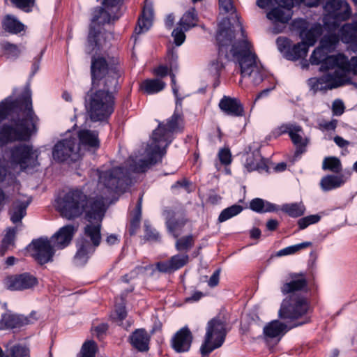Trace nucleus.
I'll list each match as a JSON object with an SVG mask.
<instances>
[{"label":"nucleus","instance_id":"obj_11","mask_svg":"<svg viewBox=\"0 0 357 357\" xmlns=\"http://www.w3.org/2000/svg\"><path fill=\"white\" fill-rule=\"evenodd\" d=\"M53 158L59 162L70 160L76 162L80 157L79 146L74 137L59 141L52 150Z\"/></svg>","mask_w":357,"mask_h":357},{"label":"nucleus","instance_id":"obj_24","mask_svg":"<svg viewBox=\"0 0 357 357\" xmlns=\"http://www.w3.org/2000/svg\"><path fill=\"white\" fill-rule=\"evenodd\" d=\"M176 109L173 115L167 120V123L160 122L157 128L161 127V132L165 133L167 132H171V138L173 141L174 134L178 131H181L179 128V123L182 121L181 112L178 111V107H181L182 105V98H179L178 96L176 97Z\"/></svg>","mask_w":357,"mask_h":357},{"label":"nucleus","instance_id":"obj_58","mask_svg":"<svg viewBox=\"0 0 357 357\" xmlns=\"http://www.w3.org/2000/svg\"><path fill=\"white\" fill-rule=\"evenodd\" d=\"M1 46L8 58L16 59L20 54V49L15 44H12L9 42H4Z\"/></svg>","mask_w":357,"mask_h":357},{"label":"nucleus","instance_id":"obj_62","mask_svg":"<svg viewBox=\"0 0 357 357\" xmlns=\"http://www.w3.org/2000/svg\"><path fill=\"white\" fill-rule=\"evenodd\" d=\"M185 31L182 26L176 27L173 30L172 36L174 38V42L176 46H180L184 43L185 40Z\"/></svg>","mask_w":357,"mask_h":357},{"label":"nucleus","instance_id":"obj_18","mask_svg":"<svg viewBox=\"0 0 357 357\" xmlns=\"http://www.w3.org/2000/svg\"><path fill=\"white\" fill-rule=\"evenodd\" d=\"M192 334L187 327L178 330L172 337L171 346L177 353H184L190 350L192 342Z\"/></svg>","mask_w":357,"mask_h":357},{"label":"nucleus","instance_id":"obj_54","mask_svg":"<svg viewBox=\"0 0 357 357\" xmlns=\"http://www.w3.org/2000/svg\"><path fill=\"white\" fill-rule=\"evenodd\" d=\"M328 52L325 48L320 47H317L312 53L310 61L312 65H319L324 62L328 55Z\"/></svg>","mask_w":357,"mask_h":357},{"label":"nucleus","instance_id":"obj_25","mask_svg":"<svg viewBox=\"0 0 357 357\" xmlns=\"http://www.w3.org/2000/svg\"><path fill=\"white\" fill-rule=\"evenodd\" d=\"M75 231L73 225H67L60 228L50 239L56 250H61L70 243Z\"/></svg>","mask_w":357,"mask_h":357},{"label":"nucleus","instance_id":"obj_37","mask_svg":"<svg viewBox=\"0 0 357 357\" xmlns=\"http://www.w3.org/2000/svg\"><path fill=\"white\" fill-rule=\"evenodd\" d=\"M3 29L11 34H17L24 30V25L13 15H6L1 21Z\"/></svg>","mask_w":357,"mask_h":357},{"label":"nucleus","instance_id":"obj_60","mask_svg":"<svg viewBox=\"0 0 357 357\" xmlns=\"http://www.w3.org/2000/svg\"><path fill=\"white\" fill-rule=\"evenodd\" d=\"M331 59L333 61V62H335V68L336 67L337 69L347 71L349 66V60L347 56H345L344 54L339 53L336 55H333Z\"/></svg>","mask_w":357,"mask_h":357},{"label":"nucleus","instance_id":"obj_6","mask_svg":"<svg viewBox=\"0 0 357 357\" xmlns=\"http://www.w3.org/2000/svg\"><path fill=\"white\" fill-rule=\"evenodd\" d=\"M161 127L155 128L151 135V142L146 149L147 159H140L134 161L130 165L132 171L136 173L146 172L152 165L161 162L162 157L167 153V148L172 143L171 132L162 133Z\"/></svg>","mask_w":357,"mask_h":357},{"label":"nucleus","instance_id":"obj_64","mask_svg":"<svg viewBox=\"0 0 357 357\" xmlns=\"http://www.w3.org/2000/svg\"><path fill=\"white\" fill-rule=\"evenodd\" d=\"M276 44L278 50L283 54V56L284 57V54L286 52H287L291 47V40L287 38L278 37L276 40Z\"/></svg>","mask_w":357,"mask_h":357},{"label":"nucleus","instance_id":"obj_9","mask_svg":"<svg viewBox=\"0 0 357 357\" xmlns=\"http://www.w3.org/2000/svg\"><path fill=\"white\" fill-rule=\"evenodd\" d=\"M98 183L110 192L125 191L132 183L129 170L123 167H115L98 171Z\"/></svg>","mask_w":357,"mask_h":357},{"label":"nucleus","instance_id":"obj_2","mask_svg":"<svg viewBox=\"0 0 357 357\" xmlns=\"http://www.w3.org/2000/svg\"><path fill=\"white\" fill-rule=\"evenodd\" d=\"M56 209L62 217L68 220L79 218L85 213L88 222L96 219L101 220L105 213L102 197H88L79 188H71L63 197L58 198Z\"/></svg>","mask_w":357,"mask_h":357},{"label":"nucleus","instance_id":"obj_50","mask_svg":"<svg viewBox=\"0 0 357 357\" xmlns=\"http://www.w3.org/2000/svg\"><path fill=\"white\" fill-rule=\"evenodd\" d=\"M243 206L238 204H234L222 210L219 215L218 221L223 222L237 215L243 211Z\"/></svg>","mask_w":357,"mask_h":357},{"label":"nucleus","instance_id":"obj_27","mask_svg":"<svg viewBox=\"0 0 357 357\" xmlns=\"http://www.w3.org/2000/svg\"><path fill=\"white\" fill-rule=\"evenodd\" d=\"M244 166L248 172L257 170L259 172H268L267 161L261 157L259 150L246 153Z\"/></svg>","mask_w":357,"mask_h":357},{"label":"nucleus","instance_id":"obj_33","mask_svg":"<svg viewBox=\"0 0 357 357\" xmlns=\"http://www.w3.org/2000/svg\"><path fill=\"white\" fill-rule=\"evenodd\" d=\"M102 219L92 220L84 227V235L86 237L89 238L91 240V245L94 246L96 249L100 243L101 241V222Z\"/></svg>","mask_w":357,"mask_h":357},{"label":"nucleus","instance_id":"obj_56","mask_svg":"<svg viewBox=\"0 0 357 357\" xmlns=\"http://www.w3.org/2000/svg\"><path fill=\"white\" fill-rule=\"evenodd\" d=\"M321 220V216L318 214L310 215L300 218L297 225L299 230H303L308 226L319 222Z\"/></svg>","mask_w":357,"mask_h":357},{"label":"nucleus","instance_id":"obj_53","mask_svg":"<svg viewBox=\"0 0 357 357\" xmlns=\"http://www.w3.org/2000/svg\"><path fill=\"white\" fill-rule=\"evenodd\" d=\"M311 245H312L311 242H303L301 243L288 246L282 250H280L277 252L276 255L278 257H282V256H285V255H293V254L297 252L298 251H299L302 249H305Z\"/></svg>","mask_w":357,"mask_h":357},{"label":"nucleus","instance_id":"obj_7","mask_svg":"<svg viewBox=\"0 0 357 357\" xmlns=\"http://www.w3.org/2000/svg\"><path fill=\"white\" fill-rule=\"evenodd\" d=\"M119 18V15L117 14V11L113 9L108 10L105 6L95 8L86 44V52L88 54L99 52L102 49V34L100 25L109 24Z\"/></svg>","mask_w":357,"mask_h":357},{"label":"nucleus","instance_id":"obj_31","mask_svg":"<svg viewBox=\"0 0 357 357\" xmlns=\"http://www.w3.org/2000/svg\"><path fill=\"white\" fill-rule=\"evenodd\" d=\"M339 33L341 40L348 44L350 50L357 54V27L347 23L340 29Z\"/></svg>","mask_w":357,"mask_h":357},{"label":"nucleus","instance_id":"obj_49","mask_svg":"<svg viewBox=\"0 0 357 357\" xmlns=\"http://www.w3.org/2000/svg\"><path fill=\"white\" fill-rule=\"evenodd\" d=\"M322 169L328 170L335 174H340L342 169L340 160L335 156L326 157L322 163Z\"/></svg>","mask_w":357,"mask_h":357},{"label":"nucleus","instance_id":"obj_36","mask_svg":"<svg viewBox=\"0 0 357 357\" xmlns=\"http://www.w3.org/2000/svg\"><path fill=\"white\" fill-rule=\"evenodd\" d=\"M250 208L258 213L277 212L279 206L261 198H255L250 202Z\"/></svg>","mask_w":357,"mask_h":357},{"label":"nucleus","instance_id":"obj_42","mask_svg":"<svg viewBox=\"0 0 357 357\" xmlns=\"http://www.w3.org/2000/svg\"><path fill=\"white\" fill-rule=\"evenodd\" d=\"M330 76L324 74L319 77H311L307 80V84L314 93L318 91H326L330 86Z\"/></svg>","mask_w":357,"mask_h":357},{"label":"nucleus","instance_id":"obj_20","mask_svg":"<svg viewBox=\"0 0 357 357\" xmlns=\"http://www.w3.org/2000/svg\"><path fill=\"white\" fill-rule=\"evenodd\" d=\"M310 321L309 318H306L304 321L298 322L294 324L293 326L288 327L287 324L280 321L279 320H273L267 324L263 330L264 335L266 337L271 339L278 338V340L281 339L282 336L291 328L301 326L304 324Z\"/></svg>","mask_w":357,"mask_h":357},{"label":"nucleus","instance_id":"obj_41","mask_svg":"<svg viewBox=\"0 0 357 357\" xmlns=\"http://www.w3.org/2000/svg\"><path fill=\"white\" fill-rule=\"evenodd\" d=\"M166 84L159 79H147L140 85L141 90L146 94H155L162 91Z\"/></svg>","mask_w":357,"mask_h":357},{"label":"nucleus","instance_id":"obj_12","mask_svg":"<svg viewBox=\"0 0 357 357\" xmlns=\"http://www.w3.org/2000/svg\"><path fill=\"white\" fill-rule=\"evenodd\" d=\"M29 249L32 251V257L40 265L52 262L56 250L47 237L33 239L29 245Z\"/></svg>","mask_w":357,"mask_h":357},{"label":"nucleus","instance_id":"obj_34","mask_svg":"<svg viewBox=\"0 0 357 357\" xmlns=\"http://www.w3.org/2000/svg\"><path fill=\"white\" fill-rule=\"evenodd\" d=\"M292 16V11L283 7H275L268 11L266 17L273 23L285 24L289 22Z\"/></svg>","mask_w":357,"mask_h":357},{"label":"nucleus","instance_id":"obj_43","mask_svg":"<svg viewBox=\"0 0 357 357\" xmlns=\"http://www.w3.org/2000/svg\"><path fill=\"white\" fill-rule=\"evenodd\" d=\"M17 231V227H8L3 238L0 246V255L4 256L8 250L15 247V236Z\"/></svg>","mask_w":357,"mask_h":357},{"label":"nucleus","instance_id":"obj_23","mask_svg":"<svg viewBox=\"0 0 357 357\" xmlns=\"http://www.w3.org/2000/svg\"><path fill=\"white\" fill-rule=\"evenodd\" d=\"M174 215L175 213L172 209L166 208L163 211L167 231L174 238H177L183 233V229L187 223L188 219L184 217L176 218Z\"/></svg>","mask_w":357,"mask_h":357},{"label":"nucleus","instance_id":"obj_52","mask_svg":"<svg viewBox=\"0 0 357 357\" xmlns=\"http://www.w3.org/2000/svg\"><path fill=\"white\" fill-rule=\"evenodd\" d=\"M340 40V33H330L324 36L320 41V45L327 51H331L336 47Z\"/></svg>","mask_w":357,"mask_h":357},{"label":"nucleus","instance_id":"obj_30","mask_svg":"<svg viewBox=\"0 0 357 357\" xmlns=\"http://www.w3.org/2000/svg\"><path fill=\"white\" fill-rule=\"evenodd\" d=\"M30 202V200H21L19 199L13 201L8 210L10 220L13 224L22 225V220L26 215V209Z\"/></svg>","mask_w":357,"mask_h":357},{"label":"nucleus","instance_id":"obj_39","mask_svg":"<svg viewBox=\"0 0 357 357\" xmlns=\"http://www.w3.org/2000/svg\"><path fill=\"white\" fill-rule=\"evenodd\" d=\"M322 33V27L320 24L315 23L310 28H307L301 38L302 43H305L309 47L313 46L317 40V38Z\"/></svg>","mask_w":357,"mask_h":357},{"label":"nucleus","instance_id":"obj_3","mask_svg":"<svg viewBox=\"0 0 357 357\" xmlns=\"http://www.w3.org/2000/svg\"><path fill=\"white\" fill-rule=\"evenodd\" d=\"M236 17L243 39L232 44L230 52L233 59L240 66L241 75L243 77L252 76L253 84L258 85L263 81L264 75L257 61V56L252 50V44L246 38L245 31L243 28L237 14H236Z\"/></svg>","mask_w":357,"mask_h":357},{"label":"nucleus","instance_id":"obj_48","mask_svg":"<svg viewBox=\"0 0 357 357\" xmlns=\"http://www.w3.org/2000/svg\"><path fill=\"white\" fill-rule=\"evenodd\" d=\"M175 248L178 252L186 254L195 245V237L192 234L176 238Z\"/></svg>","mask_w":357,"mask_h":357},{"label":"nucleus","instance_id":"obj_38","mask_svg":"<svg viewBox=\"0 0 357 357\" xmlns=\"http://www.w3.org/2000/svg\"><path fill=\"white\" fill-rule=\"evenodd\" d=\"M281 133H288L293 144L296 145L307 144L300 135L302 132V128L300 126L285 124L280 127Z\"/></svg>","mask_w":357,"mask_h":357},{"label":"nucleus","instance_id":"obj_35","mask_svg":"<svg viewBox=\"0 0 357 357\" xmlns=\"http://www.w3.org/2000/svg\"><path fill=\"white\" fill-rule=\"evenodd\" d=\"M347 72L344 70L336 69L333 73H326L330 76V86L329 89H336L347 84H353L351 78L347 75Z\"/></svg>","mask_w":357,"mask_h":357},{"label":"nucleus","instance_id":"obj_45","mask_svg":"<svg viewBox=\"0 0 357 357\" xmlns=\"http://www.w3.org/2000/svg\"><path fill=\"white\" fill-rule=\"evenodd\" d=\"M342 185H343V181L338 175L335 174H328L320 181V187L324 192L337 189Z\"/></svg>","mask_w":357,"mask_h":357},{"label":"nucleus","instance_id":"obj_4","mask_svg":"<svg viewBox=\"0 0 357 357\" xmlns=\"http://www.w3.org/2000/svg\"><path fill=\"white\" fill-rule=\"evenodd\" d=\"M123 74L119 59L114 56H93L91 63L93 88H116Z\"/></svg>","mask_w":357,"mask_h":357},{"label":"nucleus","instance_id":"obj_59","mask_svg":"<svg viewBox=\"0 0 357 357\" xmlns=\"http://www.w3.org/2000/svg\"><path fill=\"white\" fill-rule=\"evenodd\" d=\"M309 22L305 19L297 18L291 22L292 29L298 33L300 38L305 33L306 29L309 28Z\"/></svg>","mask_w":357,"mask_h":357},{"label":"nucleus","instance_id":"obj_46","mask_svg":"<svg viewBox=\"0 0 357 357\" xmlns=\"http://www.w3.org/2000/svg\"><path fill=\"white\" fill-rule=\"evenodd\" d=\"M198 15L195 8H190L188 10L180 19L178 24L184 29V31H188L191 28L197 26Z\"/></svg>","mask_w":357,"mask_h":357},{"label":"nucleus","instance_id":"obj_13","mask_svg":"<svg viewBox=\"0 0 357 357\" xmlns=\"http://www.w3.org/2000/svg\"><path fill=\"white\" fill-rule=\"evenodd\" d=\"M33 155L31 145L20 143L7 149L5 151L4 157L11 165H19L22 168L25 169Z\"/></svg>","mask_w":357,"mask_h":357},{"label":"nucleus","instance_id":"obj_40","mask_svg":"<svg viewBox=\"0 0 357 357\" xmlns=\"http://www.w3.org/2000/svg\"><path fill=\"white\" fill-rule=\"evenodd\" d=\"M308 49L305 43H298L293 46L291 45L289 50L284 54V58L290 61H297L307 56Z\"/></svg>","mask_w":357,"mask_h":357},{"label":"nucleus","instance_id":"obj_63","mask_svg":"<svg viewBox=\"0 0 357 357\" xmlns=\"http://www.w3.org/2000/svg\"><path fill=\"white\" fill-rule=\"evenodd\" d=\"M11 3L17 8L29 12L35 4V0H10Z\"/></svg>","mask_w":357,"mask_h":357},{"label":"nucleus","instance_id":"obj_19","mask_svg":"<svg viewBox=\"0 0 357 357\" xmlns=\"http://www.w3.org/2000/svg\"><path fill=\"white\" fill-rule=\"evenodd\" d=\"M36 315V312H32L29 317L21 314L4 313L1 316L0 322L6 329L20 328L24 326L33 324V321L37 319Z\"/></svg>","mask_w":357,"mask_h":357},{"label":"nucleus","instance_id":"obj_57","mask_svg":"<svg viewBox=\"0 0 357 357\" xmlns=\"http://www.w3.org/2000/svg\"><path fill=\"white\" fill-rule=\"evenodd\" d=\"M144 238L148 241H161V236L159 232L147 223L144 224Z\"/></svg>","mask_w":357,"mask_h":357},{"label":"nucleus","instance_id":"obj_26","mask_svg":"<svg viewBox=\"0 0 357 357\" xmlns=\"http://www.w3.org/2000/svg\"><path fill=\"white\" fill-rule=\"evenodd\" d=\"M188 261L189 256L187 254H177L171 257L167 261L157 262L155 266L159 272L172 273L183 267Z\"/></svg>","mask_w":357,"mask_h":357},{"label":"nucleus","instance_id":"obj_32","mask_svg":"<svg viewBox=\"0 0 357 357\" xmlns=\"http://www.w3.org/2000/svg\"><path fill=\"white\" fill-rule=\"evenodd\" d=\"M154 13L152 4H146L142 10L141 15L138 18L137 24L135 32L140 34L147 31L152 26Z\"/></svg>","mask_w":357,"mask_h":357},{"label":"nucleus","instance_id":"obj_21","mask_svg":"<svg viewBox=\"0 0 357 357\" xmlns=\"http://www.w3.org/2000/svg\"><path fill=\"white\" fill-rule=\"evenodd\" d=\"M151 335L145 328H137L128 337V342L138 352L145 353L150 349Z\"/></svg>","mask_w":357,"mask_h":357},{"label":"nucleus","instance_id":"obj_51","mask_svg":"<svg viewBox=\"0 0 357 357\" xmlns=\"http://www.w3.org/2000/svg\"><path fill=\"white\" fill-rule=\"evenodd\" d=\"M97 350V344L93 340L86 341L82 344L77 357H95Z\"/></svg>","mask_w":357,"mask_h":357},{"label":"nucleus","instance_id":"obj_47","mask_svg":"<svg viewBox=\"0 0 357 357\" xmlns=\"http://www.w3.org/2000/svg\"><path fill=\"white\" fill-rule=\"evenodd\" d=\"M142 197H140L137 201L135 213L130 222L129 232L130 235H135L137 229L139 228L142 217Z\"/></svg>","mask_w":357,"mask_h":357},{"label":"nucleus","instance_id":"obj_15","mask_svg":"<svg viewBox=\"0 0 357 357\" xmlns=\"http://www.w3.org/2000/svg\"><path fill=\"white\" fill-rule=\"evenodd\" d=\"M235 38L234 31L231 28L229 18H224L218 24L216 40L218 45L219 57L225 55L228 59L227 47L231 45Z\"/></svg>","mask_w":357,"mask_h":357},{"label":"nucleus","instance_id":"obj_8","mask_svg":"<svg viewBox=\"0 0 357 357\" xmlns=\"http://www.w3.org/2000/svg\"><path fill=\"white\" fill-rule=\"evenodd\" d=\"M226 325V322L220 317H214L208 322L204 340L200 347L203 357L208 356L223 344L227 333Z\"/></svg>","mask_w":357,"mask_h":357},{"label":"nucleus","instance_id":"obj_5","mask_svg":"<svg viewBox=\"0 0 357 357\" xmlns=\"http://www.w3.org/2000/svg\"><path fill=\"white\" fill-rule=\"evenodd\" d=\"M116 88H91L85 96V106L93 122L107 121L114 111Z\"/></svg>","mask_w":357,"mask_h":357},{"label":"nucleus","instance_id":"obj_28","mask_svg":"<svg viewBox=\"0 0 357 357\" xmlns=\"http://www.w3.org/2000/svg\"><path fill=\"white\" fill-rule=\"evenodd\" d=\"M77 248L74 262L77 266H84L96 249L94 246L91 245V242L84 238H81L77 241Z\"/></svg>","mask_w":357,"mask_h":357},{"label":"nucleus","instance_id":"obj_61","mask_svg":"<svg viewBox=\"0 0 357 357\" xmlns=\"http://www.w3.org/2000/svg\"><path fill=\"white\" fill-rule=\"evenodd\" d=\"M225 68L223 63L219 60V58L211 63L209 66V72L214 78L220 77L221 71Z\"/></svg>","mask_w":357,"mask_h":357},{"label":"nucleus","instance_id":"obj_14","mask_svg":"<svg viewBox=\"0 0 357 357\" xmlns=\"http://www.w3.org/2000/svg\"><path fill=\"white\" fill-rule=\"evenodd\" d=\"M38 283L37 278L28 272L8 275L3 280L4 287L10 291L30 289Z\"/></svg>","mask_w":357,"mask_h":357},{"label":"nucleus","instance_id":"obj_22","mask_svg":"<svg viewBox=\"0 0 357 357\" xmlns=\"http://www.w3.org/2000/svg\"><path fill=\"white\" fill-rule=\"evenodd\" d=\"M218 106L226 115L233 117H241L245 115L244 107L239 99L224 96Z\"/></svg>","mask_w":357,"mask_h":357},{"label":"nucleus","instance_id":"obj_17","mask_svg":"<svg viewBox=\"0 0 357 357\" xmlns=\"http://www.w3.org/2000/svg\"><path fill=\"white\" fill-rule=\"evenodd\" d=\"M290 281L284 282L280 287L283 295L292 296L302 295L301 291H305L307 287V281L303 274L291 273Z\"/></svg>","mask_w":357,"mask_h":357},{"label":"nucleus","instance_id":"obj_1","mask_svg":"<svg viewBox=\"0 0 357 357\" xmlns=\"http://www.w3.org/2000/svg\"><path fill=\"white\" fill-rule=\"evenodd\" d=\"M16 91L0 102V146L29 140L38 121L33 109L30 89L25 88L15 98Z\"/></svg>","mask_w":357,"mask_h":357},{"label":"nucleus","instance_id":"obj_55","mask_svg":"<svg viewBox=\"0 0 357 357\" xmlns=\"http://www.w3.org/2000/svg\"><path fill=\"white\" fill-rule=\"evenodd\" d=\"M8 357H30V350L28 347L17 344L10 347Z\"/></svg>","mask_w":357,"mask_h":357},{"label":"nucleus","instance_id":"obj_29","mask_svg":"<svg viewBox=\"0 0 357 357\" xmlns=\"http://www.w3.org/2000/svg\"><path fill=\"white\" fill-rule=\"evenodd\" d=\"M79 146H84L88 150L96 151L100 147L98 132L88 129H82L78 131Z\"/></svg>","mask_w":357,"mask_h":357},{"label":"nucleus","instance_id":"obj_16","mask_svg":"<svg viewBox=\"0 0 357 357\" xmlns=\"http://www.w3.org/2000/svg\"><path fill=\"white\" fill-rule=\"evenodd\" d=\"M326 9L334 13L333 22L331 28L336 29L340 22L347 20L351 15V10L349 4L342 0H328L325 6Z\"/></svg>","mask_w":357,"mask_h":357},{"label":"nucleus","instance_id":"obj_44","mask_svg":"<svg viewBox=\"0 0 357 357\" xmlns=\"http://www.w3.org/2000/svg\"><path fill=\"white\" fill-rule=\"evenodd\" d=\"M279 210H281L289 217L296 218L303 215L306 208L303 202H294L284 204L281 207L279 206Z\"/></svg>","mask_w":357,"mask_h":357},{"label":"nucleus","instance_id":"obj_10","mask_svg":"<svg viewBox=\"0 0 357 357\" xmlns=\"http://www.w3.org/2000/svg\"><path fill=\"white\" fill-rule=\"evenodd\" d=\"M309 310V303L303 295L288 296L280 306L279 317L282 319L296 320L305 315Z\"/></svg>","mask_w":357,"mask_h":357}]
</instances>
